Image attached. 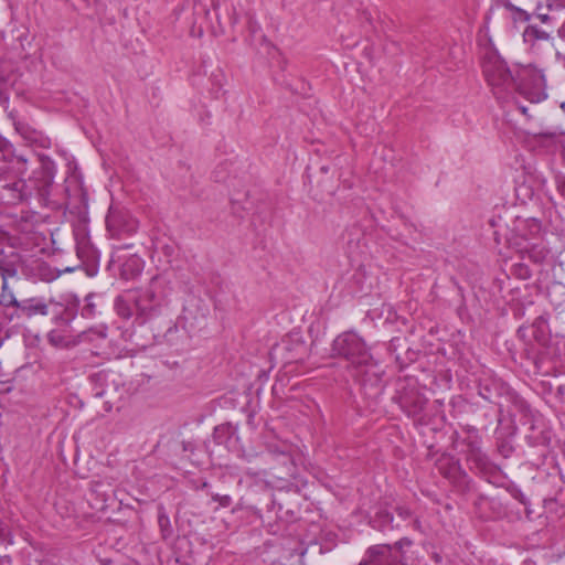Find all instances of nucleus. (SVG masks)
<instances>
[{
    "label": "nucleus",
    "mask_w": 565,
    "mask_h": 565,
    "mask_svg": "<svg viewBox=\"0 0 565 565\" xmlns=\"http://www.w3.org/2000/svg\"><path fill=\"white\" fill-rule=\"evenodd\" d=\"M136 292L134 290H127L117 296L114 302L116 313L122 319H130L132 316H136Z\"/></svg>",
    "instance_id": "obj_16"
},
{
    "label": "nucleus",
    "mask_w": 565,
    "mask_h": 565,
    "mask_svg": "<svg viewBox=\"0 0 565 565\" xmlns=\"http://www.w3.org/2000/svg\"><path fill=\"white\" fill-rule=\"evenodd\" d=\"M512 274L523 280L529 279L532 276L529 266L522 263L513 265Z\"/></svg>",
    "instance_id": "obj_35"
},
{
    "label": "nucleus",
    "mask_w": 565,
    "mask_h": 565,
    "mask_svg": "<svg viewBox=\"0 0 565 565\" xmlns=\"http://www.w3.org/2000/svg\"><path fill=\"white\" fill-rule=\"evenodd\" d=\"M183 450L184 451L192 450L191 444L190 443H183Z\"/></svg>",
    "instance_id": "obj_45"
},
{
    "label": "nucleus",
    "mask_w": 565,
    "mask_h": 565,
    "mask_svg": "<svg viewBox=\"0 0 565 565\" xmlns=\"http://www.w3.org/2000/svg\"><path fill=\"white\" fill-rule=\"evenodd\" d=\"M26 163L28 159L21 154H0V183L23 175L26 172Z\"/></svg>",
    "instance_id": "obj_13"
},
{
    "label": "nucleus",
    "mask_w": 565,
    "mask_h": 565,
    "mask_svg": "<svg viewBox=\"0 0 565 565\" xmlns=\"http://www.w3.org/2000/svg\"><path fill=\"white\" fill-rule=\"evenodd\" d=\"M8 146H9V142L6 139L0 140V151L2 152L1 154H4V151Z\"/></svg>",
    "instance_id": "obj_42"
},
{
    "label": "nucleus",
    "mask_w": 565,
    "mask_h": 565,
    "mask_svg": "<svg viewBox=\"0 0 565 565\" xmlns=\"http://www.w3.org/2000/svg\"><path fill=\"white\" fill-rule=\"evenodd\" d=\"M20 300L17 299L13 291L9 287V282L3 281L0 295V308L9 306H19Z\"/></svg>",
    "instance_id": "obj_28"
},
{
    "label": "nucleus",
    "mask_w": 565,
    "mask_h": 565,
    "mask_svg": "<svg viewBox=\"0 0 565 565\" xmlns=\"http://www.w3.org/2000/svg\"><path fill=\"white\" fill-rule=\"evenodd\" d=\"M212 500L217 502L220 504V507H222V508H228V505L231 504V501H232L231 497L227 494H224V495L213 494Z\"/></svg>",
    "instance_id": "obj_37"
},
{
    "label": "nucleus",
    "mask_w": 565,
    "mask_h": 565,
    "mask_svg": "<svg viewBox=\"0 0 565 565\" xmlns=\"http://www.w3.org/2000/svg\"><path fill=\"white\" fill-rule=\"evenodd\" d=\"M76 254L79 259L90 263L92 265H95L99 257L98 250L90 244L86 236L77 238Z\"/></svg>",
    "instance_id": "obj_22"
},
{
    "label": "nucleus",
    "mask_w": 565,
    "mask_h": 565,
    "mask_svg": "<svg viewBox=\"0 0 565 565\" xmlns=\"http://www.w3.org/2000/svg\"><path fill=\"white\" fill-rule=\"evenodd\" d=\"M279 388V385L276 383L274 386H273V393L276 394L277 391Z\"/></svg>",
    "instance_id": "obj_48"
},
{
    "label": "nucleus",
    "mask_w": 565,
    "mask_h": 565,
    "mask_svg": "<svg viewBox=\"0 0 565 565\" xmlns=\"http://www.w3.org/2000/svg\"><path fill=\"white\" fill-rule=\"evenodd\" d=\"M511 494L512 497L518 500L520 503H522L523 505H527L530 503L529 499L526 498V495L522 492L521 489H518V488H514L512 491H511Z\"/></svg>",
    "instance_id": "obj_38"
},
{
    "label": "nucleus",
    "mask_w": 565,
    "mask_h": 565,
    "mask_svg": "<svg viewBox=\"0 0 565 565\" xmlns=\"http://www.w3.org/2000/svg\"><path fill=\"white\" fill-rule=\"evenodd\" d=\"M94 295H88L85 298V305L82 308V316L85 318H93L96 315V305L93 301Z\"/></svg>",
    "instance_id": "obj_34"
},
{
    "label": "nucleus",
    "mask_w": 565,
    "mask_h": 565,
    "mask_svg": "<svg viewBox=\"0 0 565 565\" xmlns=\"http://www.w3.org/2000/svg\"><path fill=\"white\" fill-rule=\"evenodd\" d=\"M23 317L22 311L19 306H9L0 308V333H3V338H9L8 326L14 321L19 320Z\"/></svg>",
    "instance_id": "obj_21"
},
{
    "label": "nucleus",
    "mask_w": 565,
    "mask_h": 565,
    "mask_svg": "<svg viewBox=\"0 0 565 565\" xmlns=\"http://www.w3.org/2000/svg\"><path fill=\"white\" fill-rule=\"evenodd\" d=\"M529 228L533 235L539 234L541 232V222L537 220L530 221Z\"/></svg>",
    "instance_id": "obj_40"
},
{
    "label": "nucleus",
    "mask_w": 565,
    "mask_h": 565,
    "mask_svg": "<svg viewBox=\"0 0 565 565\" xmlns=\"http://www.w3.org/2000/svg\"><path fill=\"white\" fill-rule=\"evenodd\" d=\"M235 431L236 427H234L231 423L222 424L214 428L213 438L217 444H223L228 438H231Z\"/></svg>",
    "instance_id": "obj_26"
},
{
    "label": "nucleus",
    "mask_w": 565,
    "mask_h": 565,
    "mask_svg": "<svg viewBox=\"0 0 565 565\" xmlns=\"http://www.w3.org/2000/svg\"><path fill=\"white\" fill-rule=\"evenodd\" d=\"M532 9L542 23H550L553 19L551 13L565 10V0H535Z\"/></svg>",
    "instance_id": "obj_15"
},
{
    "label": "nucleus",
    "mask_w": 565,
    "mask_h": 565,
    "mask_svg": "<svg viewBox=\"0 0 565 565\" xmlns=\"http://www.w3.org/2000/svg\"><path fill=\"white\" fill-rule=\"evenodd\" d=\"M320 171L326 174V173L329 172V167L328 166H321L320 167Z\"/></svg>",
    "instance_id": "obj_46"
},
{
    "label": "nucleus",
    "mask_w": 565,
    "mask_h": 565,
    "mask_svg": "<svg viewBox=\"0 0 565 565\" xmlns=\"http://www.w3.org/2000/svg\"><path fill=\"white\" fill-rule=\"evenodd\" d=\"M106 227L113 237H118L135 233L138 222L127 211L111 206L106 216Z\"/></svg>",
    "instance_id": "obj_10"
},
{
    "label": "nucleus",
    "mask_w": 565,
    "mask_h": 565,
    "mask_svg": "<svg viewBox=\"0 0 565 565\" xmlns=\"http://www.w3.org/2000/svg\"><path fill=\"white\" fill-rule=\"evenodd\" d=\"M254 415L253 414H248V417H247V424L250 426L252 429L255 428V424H254Z\"/></svg>",
    "instance_id": "obj_43"
},
{
    "label": "nucleus",
    "mask_w": 565,
    "mask_h": 565,
    "mask_svg": "<svg viewBox=\"0 0 565 565\" xmlns=\"http://www.w3.org/2000/svg\"><path fill=\"white\" fill-rule=\"evenodd\" d=\"M18 275V269L14 264L8 262H0V276L2 282H9L10 278H14Z\"/></svg>",
    "instance_id": "obj_32"
},
{
    "label": "nucleus",
    "mask_w": 565,
    "mask_h": 565,
    "mask_svg": "<svg viewBox=\"0 0 565 565\" xmlns=\"http://www.w3.org/2000/svg\"><path fill=\"white\" fill-rule=\"evenodd\" d=\"M504 8L511 12L514 22H527L531 19V13L526 10L512 4L510 1L504 3Z\"/></svg>",
    "instance_id": "obj_29"
},
{
    "label": "nucleus",
    "mask_w": 565,
    "mask_h": 565,
    "mask_svg": "<svg viewBox=\"0 0 565 565\" xmlns=\"http://www.w3.org/2000/svg\"><path fill=\"white\" fill-rule=\"evenodd\" d=\"M361 235V230L356 226H352L345 230L343 238L347 239L349 249H353L354 247L359 246Z\"/></svg>",
    "instance_id": "obj_31"
},
{
    "label": "nucleus",
    "mask_w": 565,
    "mask_h": 565,
    "mask_svg": "<svg viewBox=\"0 0 565 565\" xmlns=\"http://www.w3.org/2000/svg\"><path fill=\"white\" fill-rule=\"evenodd\" d=\"M332 352L344 358L354 366H373V356L364 340L355 332L347 331L339 334L332 343Z\"/></svg>",
    "instance_id": "obj_6"
},
{
    "label": "nucleus",
    "mask_w": 565,
    "mask_h": 565,
    "mask_svg": "<svg viewBox=\"0 0 565 565\" xmlns=\"http://www.w3.org/2000/svg\"><path fill=\"white\" fill-rule=\"evenodd\" d=\"M244 210L245 207L241 206L236 200H232V211L235 215H237L238 217H243L242 211Z\"/></svg>",
    "instance_id": "obj_41"
},
{
    "label": "nucleus",
    "mask_w": 565,
    "mask_h": 565,
    "mask_svg": "<svg viewBox=\"0 0 565 565\" xmlns=\"http://www.w3.org/2000/svg\"><path fill=\"white\" fill-rule=\"evenodd\" d=\"M288 341L292 343V348H288L285 345V351L289 352V356L285 355V367L289 364L302 361L307 354V348L305 341L298 333H290L288 335ZM287 341L285 340V343Z\"/></svg>",
    "instance_id": "obj_17"
},
{
    "label": "nucleus",
    "mask_w": 565,
    "mask_h": 565,
    "mask_svg": "<svg viewBox=\"0 0 565 565\" xmlns=\"http://www.w3.org/2000/svg\"><path fill=\"white\" fill-rule=\"evenodd\" d=\"M129 246L130 245L117 247L113 253L110 260V264H115L117 262L120 263L119 276L124 280L136 279L141 274L143 268V260L136 254L130 255L126 259L122 258L121 253Z\"/></svg>",
    "instance_id": "obj_12"
},
{
    "label": "nucleus",
    "mask_w": 565,
    "mask_h": 565,
    "mask_svg": "<svg viewBox=\"0 0 565 565\" xmlns=\"http://www.w3.org/2000/svg\"><path fill=\"white\" fill-rule=\"evenodd\" d=\"M478 394L486 401L497 404L499 413L510 416L526 414L529 404L510 385L498 377H483L478 384Z\"/></svg>",
    "instance_id": "obj_4"
},
{
    "label": "nucleus",
    "mask_w": 565,
    "mask_h": 565,
    "mask_svg": "<svg viewBox=\"0 0 565 565\" xmlns=\"http://www.w3.org/2000/svg\"><path fill=\"white\" fill-rule=\"evenodd\" d=\"M158 524L160 526V530H161V533H162V537L163 539L170 537L171 534H172V527H171L170 519L167 515V513L164 512L163 508L159 509Z\"/></svg>",
    "instance_id": "obj_30"
},
{
    "label": "nucleus",
    "mask_w": 565,
    "mask_h": 565,
    "mask_svg": "<svg viewBox=\"0 0 565 565\" xmlns=\"http://www.w3.org/2000/svg\"><path fill=\"white\" fill-rule=\"evenodd\" d=\"M288 551V557L296 556L300 565H302L303 556L307 552L305 541L298 536H294L291 529H288V534H285V552ZM285 557L287 555L285 554Z\"/></svg>",
    "instance_id": "obj_18"
},
{
    "label": "nucleus",
    "mask_w": 565,
    "mask_h": 565,
    "mask_svg": "<svg viewBox=\"0 0 565 565\" xmlns=\"http://www.w3.org/2000/svg\"><path fill=\"white\" fill-rule=\"evenodd\" d=\"M371 525L373 529L381 532H390L399 530L401 525L398 523H394V515L392 512L380 509L375 515L371 520Z\"/></svg>",
    "instance_id": "obj_19"
},
{
    "label": "nucleus",
    "mask_w": 565,
    "mask_h": 565,
    "mask_svg": "<svg viewBox=\"0 0 565 565\" xmlns=\"http://www.w3.org/2000/svg\"><path fill=\"white\" fill-rule=\"evenodd\" d=\"M40 162L41 167L34 179H19L3 185L11 193L12 202H26L35 198L42 206L51 204L49 196L55 177V163L46 156L40 157Z\"/></svg>",
    "instance_id": "obj_2"
},
{
    "label": "nucleus",
    "mask_w": 565,
    "mask_h": 565,
    "mask_svg": "<svg viewBox=\"0 0 565 565\" xmlns=\"http://www.w3.org/2000/svg\"><path fill=\"white\" fill-rule=\"evenodd\" d=\"M395 512L403 521H407L413 518V511L406 505H396Z\"/></svg>",
    "instance_id": "obj_36"
},
{
    "label": "nucleus",
    "mask_w": 565,
    "mask_h": 565,
    "mask_svg": "<svg viewBox=\"0 0 565 565\" xmlns=\"http://www.w3.org/2000/svg\"><path fill=\"white\" fill-rule=\"evenodd\" d=\"M116 375L115 372L109 370H100L93 373L89 380L94 385V396L100 398L109 395L111 390H116Z\"/></svg>",
    "instance_id": "obj_14"
},
{
    "label": "nucleus",
    "mask_w": 565,
    "mask_h": 565,
    "mask_svg": "<svg viewBox=\"0 0 565 565\" xmlns=\"http://www.w3.org/2000/svg\"><path fill=\"white\" fill-rule=\"evenodd\" d=\"M8 117L11 119L15 130L25 139H31L34 130L30 125L18 118V114L14 109L8 111Z\"/></svg>",
    "instance_id": "obj_25"
},
{
    "label": "nucleus",
    "mask_w": 565,
    "mask_h": 565,
    "mask_svg": "<svg viewBox=\"0 0 565 565\" xmlns=\"http://www.w3.org/2000/svg\"><path fill=\"white\" fill-rule=\"evenodd\" d=\"M519 108H520V110H521L523 114H526V107H524V106H520Z\"/></svg>",
    "instance_id": "obj_49"
},
{
    "label": "nucleus",
    "mask_w": 565,
    "mask_h": 565,
    "mask_svg": "<svg viewBox=\"0 0 565 565\" xmlns=\"http://www.w3.org/2000/svg\"><path fill=\"white\" fill-rule=\"evenodd\" d=\"M107 328L100 327L97 329H89L81 334L82 341H94L96 339L105 340Z\"/></svg>",
    "instance_id": "obj_33"
},
{
    "label": "nucleus",
    "mask_w": 565,
    "mask_h": 565,
    "mask_svg": "<svg viewBox=\"0 0 565 565\" xmlns=\"http://www.w3.org/2000/svg\"><path fill=\"white\" fill-rule=\"evenodd\" d=\"M19 307L24 318H31L36 315L46 316L49 312V306L38 298L20 300Z\"/></svg>",
    "instance_id": "obj_20"
},
{
    "label": "nucleus",
    "mask_w": 565,
    "mask_h": 565,
    "mask_svg": "<svg viewBox=\"0 0 565 565\" xmlns=\"http://www.w3.org/2000/svg\"><path fill=\"white\" fill-rule=\"evenodd\" d=\"M393 403L397 404L401 411L416 423H423L428 398L424 387L414 377H402L396 381L395 393L392 396Z\"/></svg>",
    "instance_id": "obj_5"
},
{
    "label": "nucleus",
    "mask_w": 565,
    "mask_h": 565,
    "mask_svg": "<svg viewBox=\"0 0 565 565\" xmlns=\"http://www.w3.org/2000/svg\"><path fill=\"white\" fill-rule=\"evenodd\" d=\"M156 280V278L151 280L149 288L134 291L137 300L135 302L136 321L140 326L149 324L153 340L158 341L172 330L173 322L171 319L161 317L162 297L154 289Z\"/></svg>",
    "instance_id": "obj_3"
},
{
    "label": "nucleus",
    "mask_w": 565,
    "mask_h": 565,
    "mask_svg": "<svg viewBox=\"0 0 565 565\" xmlns=\"http://www.w3.org/2000/svg\"><path fill=\"white\" fill-rule=\"evenodd\" d=\"M306 458L302 450L295 445L285 444V491L297 494L307 483L305 478Z\"/></svg>",
    "instance_id": "obj_8"
},
{
    "label": "nucleus",
    "mask_w": 565,
    "mask_h": 565,
    "mask_svg": "<svg viewBox=\"0 0 565 565\" xmlns=\"http://www.w3.org/2000/svg\"><path fill=\"white\" fill-rule=\"evenodd\" d=\"M207 486H209V483H207V482H204V483L202 484V487H203V488H206Z\"/></svg>",
    "instance_id": "obj_50"
},
{
    "label": "nucleus",
    "mask_w": 565,
    "mask_h": 565,
    "mask_svg": "<svg viewBox=\"0 0 565 565\" xmlns=\"http://www.w3.org/2000/svg\"><path fill=\"white\" fill-rule=\"evenodd\" d=\"M462 452L468 462L482 475H492L497 467L491 462L487 454L481 448V438L477 433L469 434L461 441Z\"/></svg>",
    "instance_id": "obj_9"
},
{
    "label": "nucleus",
    "mask_w": 565,
    "mask_h": 565,
    "mask_svg": "<svg viewBox=\"0 0 565 565\" xmlns=\"http://www.w3.org/2000/svg\"><path fill=\"white\" fill-rule=\"evenodd\" d=\"M556 190L565 199V177L557 178Z\"/></svg>",
    "instance_id": "obj_39"
},
{
    "label": "nucleus",
    "mask_w": 565,
    "mask_h": 565,
    "mask_svg": "<svg viewBox=\"0 0 565 565\" xmlns=\"http://www.w3.org/2000/svg\"><path fill=\"white\" fill-rule=\"evenodd\" d=\"M481 66L488 85L499 100H505L514 92H519L531 102H540L545 97L542 74L523 70L514 75L495 50L486 51Z\"/></svg>",
    "instance_id": "obj_1"
},
{
    "label": "nucleus",
    "mask_w": 565,
    "mask_h": 565,
    "mask_svg": "<svg viewBox=\"0 0 565 565\" xmlns=\"http://www.w3.org/2000/svg\"><path fill=\"white\" fill-rule=\"evenodd\" d=\"M20 74L14 65L8 61H0V104L8 109L9 92L13 90L17 95L22 93L20 85Z\"/></svg>",
    "instance_id": "obj_11"
},
{
    "label": "nucleus",
    "mask_w": 565,
    "mask_h": 565,
    "mask_svg": "<svg viewBox=\"0 0 565 565\" xmlns=\"http://www.w3.org/2000/svg\"><path fill=\"white\" fill-rule=\"evenodd\" d=\"M420 526H422L420 521H419L418 519H414V521H413V527H414L415 530H420Z\"/></svg>",
    "instance_id": "obj_44"
},
{
    "label": "nucleus",
    "mask_w": 565,
    "mask_h": 565,
    "mask_svg": "<svg viewBox=\"0 0 565 565\" xmlns=\"http://www.w3.org/2000/svg\"><path fill=\"white\" fill-rule=\"evenodd\" d=\"M412 545L413 541L408 537H402L393 545H372L359 565H408L404 548Z\"/></svg>",
    "instance_id": "obj_7"
},
{
    "label": "nucleus",
    "mask_w": 565,
    "mask_h": 565,
    "mask_svg": "<svg viewBox=\"0 0 565 565\" xmlns=\"http://www.w3.org/2000/svg\"><path fill=\"white\" fill-rule=\"evenodd\" d=\"M529 258L536 264L542 263L548 255V250L539 244H531L524 247Z\"/></svg>",
    "instance_id": "obj_27"
},
{
    "label": "nucleus",
    "mask_w": 565,
    "mask_h": 565,
    "mask_svg": "<svg viewBox=\"0 0 565 565\" xmlns=\"http://www.w3.org/2000/svg\"><path fill=\"white\" fill-rule=\"evenodd\" d=\"M434 559H435V562H436V563L441 562V557H440V555H438V554H435V555H434Z\"/></svg>",
    "instance_id": "obj_47"
},
{
    "label": "nucleus",
    "mask_w": 565,
    "mask_h": 565,
    "mask_svg": "<svg viewBox=\"0 0 565 565\" xmlns=\"http://www.w3.org/2000/svg\"><path fill=\"white\" fill-rule=\"evenodd\" d=\"M74 192H75L74 196L68 195V198L64 204H65L66 210H68L70 212L79 213L82 205L86 206L87 198H86V194L83 192L82 188H79V186H76L74 189Z\"/></svg>",
    "instance_id": "obj_23"
},
{
    "label": "nucleus",
    "mask_w": 565,
    "mask_h": 565,
    "mask_svg": "<svg viewBox=\"0 0 565 565\" xmlns=\"http://www.w3.org/2000/svg\"><path fill=\"white\" fill-rule=\"evenodd\" d=\"M548 38V32L533 24L527 25L523 32L524 41L531 44H534L536 41H546Z\"/></svg>",
    "instance_id": "obj_24"
}]
</instances>
